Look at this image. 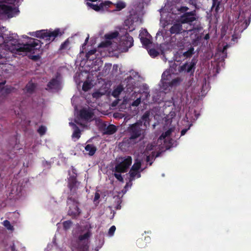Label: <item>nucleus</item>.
Segmentation results:
<instances>
[{
    "label": "nucleus",
    "mask_w": 251,
    "mask_h": 251,
    "mask_svg": "<svg viewBox=\"0 0 251 251\" xmlns=\"http://www.w3.org/2000/svg\"><path fill=\"white\" fill-rule=\"evenodd\" d=\"M19 12L18 9L15 7L5 4L0 5V14H4L8 18H12Z\"/></svg>",
    "instance_id": "1a4fd4ad"
},
{
    "label": "nucleus",
    "mask_w": 251,
    "mask_h": 251,
    "mask_svg": "<svg viewBox=\"0 0 251 251\" xmlns=\"http://www.w3.org/2000/svg\"><path fill=\"white\" fill-rule=\"evenodd\" d=\"M36 88V85L32 81L29 82L24 89V93L29 95L35 92Z\"/></svg>",
    "instance_id": "4468645a"
},
{
    "label": "nucleus",
    "mask_w": 251,
    "mask_h": 251,
    "mask_svg": "<svg viewBox=\"0 0 251 251\" xmlns=\"http://www.w3.org/2000/svg\"><path fill=\"white\" fill-rule=\"evenodd\" d=\"M141 41L143 45L145 46L147 48L149 47L151 44V41L146 38L141 37Z\"/></svg>",
    "instance_id": "cd10ccee"
},
{
    "label": "nucleus",
    "mask_w": 251,
    "mask_h": 251,
    "mask_svg": "<svg viewBox=\"0 0 251 251\" xmlns=\"http://www.w3.org/2000/svg\"><path fill=\"white\" fill-rule=\"evenodd\" d=\"M81 117L85 120H90L93 115L92 111L90 109H83L80 113Z\"/></svg>",
    "instance_id": "dca6fc26"
},
{
    "label": "nucleus",
    "mask_w": 251,
    "mask_h": 251,
    "mask_svg": "<svg viewBox=\"0 0 251 251\" xmlns=\"http://www.w3.org/2000/svg\"><path fill=\"white\" fill-rule=\"evenodd\" d=\"M67 203L69 207L68 214L73 217L79 215L80 211L78 207V202L75 200V198L73 196L69 197Z\"/></svg>",
    "instance_id": "6e6552de"
},
{
    "label": "nucleus",
    "mask_w": 251,
    "mask_h": 251,
    "mask_svg": "<svg viewBox=\"0 0 251 251\" xmlns=\"http://www.w3.org/2000/svg\"><path fill=\"white\" fill-rule=\"evenodd\" d=\"M128 131L130 134L128 141L129 143L135 144L143 140L146 135V130L142 128V122H138L130 125Z\"/></svg>",
    "instance_id": "f03ea898"
},
{
    "label": "nucleus",
    "mask_w": 251,
    "mask_h": 251,
    "mask_svg": "<svg viewBox=\"0 0 251 251\" xmlns=\"http://www.w3.org/2000/svg\"><path fill=\"white\" fill-rule=\"evenodd\" d=\"M63 225L64 229L65 230H67L71 227L72 225V223L70 221H66L63 222Z\"/></svg>",
    "instance_id": "c756f323"
},
{
    "label": "nucleus",
    "mask_w": 251,
    "mask_h": 251,
    "mask_svg": "<svg viewBox=\"0 0 251 251\" xmlns=\"http://www.w3.org/2000/svg\"><path fill=\"white\" fill-rule=\"evenodd\" d=\"M91 87H92L91 83L90 82L86 81L83 84L82 89L84 91H87L89 90L91 88Z\"/></svg>",
    "instance_id": "c85d7f7f"
},
{
    "label": "nucleus",
    "mask_w": 251,
    "mask_h": 251,
    "mask_svg": "<svg viewBox=\"0 0 251 251\" xmlns=\"http://www.w3.org/2000/svg\"><path fill=\"white\" fill-rule=\"evenodd\" d=\"M226 48H227V46H225V47H224V50H225L226 49Z\"/></svg>",
    "instance_id": "603ef678"
},
{
    "label": "nucleus",
    "mask_w": 251,
    "mask_h": 251,
    "mask_svg": "<svg viewBox=\"0 0 251 251\" xmlns=\"http://www.w3.org/2000/svg\"><path fill=\"white\" fill-rule=\"evenodd\" d=\"M61 33L59 29H55L51 31L50 30H42L37 31L35 32L34 36L36 37L45 39L47 41H53L54 38L58 35H61Z\"/></svg>",
    "instance_id": "39448f33"
},
{
    "label": "nucleus",
    "mask_w": 251,
    "mask_h": 251,
    "mask_svg": "<svg viewBox=\"0 0 251 251\" xmlns=\"http://www.w3.org/2000/svg\"><path fill=\"white\" fill-rule=\"evenodd\" d=\"M196 20L193 12L186 13L181 16L180 21L181 24L188 23L190 25L191 23Z\"/></svg>",
    "instance_id": "9b49d317"
},
{
    "label": "nucleus",
    "mask_w": 251,
    "mask_h": 251,
    "mask_svg": "<svg viewBox=\"0 0 251 251\" xmlns=\"http://www.w3.org/2000/svg\"><path fill=\"white\" fill-rule=\"evenodd\" d=\"M116 131V127L115 126L111 125L108 126L104 130V133L106 134H112Z\"/></svg>",
    "instance_id": "f3484780"
},
{
    "label": "nucleus",
    "mask_w": 251,
    "mask_h": 251,
    "mask_svg": "<svg viewBox=\"0 0 251 251\" xmlns=\"http://www.w3.org/2000/svg\"><path fill=\"white\" fill-rule=\"evenodd\" d=\"M147 161L149 162L150 161V156H147Z\"/></svg>",
    "instance_id": "49530a36"
},
{
    "label": "nucleus",
    "mask_w": 251,
    "mask_h": 251,
    "mask_svg": "<svg viewBox=\"0 0 251 251\" xmlns=\"http://www.w3.org/2000/svg\"><path fill=\"white\" fill-rule=\"evenodd\" d=\"M151 164H152V162H151V163H150V165H151Z\"/></svg>",
    "instance_id": "5fc2aeb1"
},
{
    "label": "nucleus",
    "mask_w": 251,
    "mask_h": 251,
    "mask_svg": "<svg viewBox=\"0 0 251 251\" xmlns=\"http://www.w3.org/2000/svg\"><path fill=\"white\" fill-rule=\"evenodd\" d=\"M123 87L122 86H118L114 90L113 92H112V96H113L115 98H117L123 91Z\"/></svg>",
    "instance_id": "412c9836"
},
{
    "label": "nucleus",
    "mask_w": 251,
    "mask_h": 251,
    "mask_svg": "<svg viewBox=\"0 0 251 251\" xmlns=\"http://www.w3.org/2000/svg\"><path fill=\"white\" fill-rule=\"evenodd\" d=\"M126 6V5L125 3L122 2H119L116 4V7L119 10H121L122 9L124 8Z\"/></svg>",
    "instance_id": "473e14b6"
},
{
    "label": "nucleus",
    "mask_w": 251,
    "mask_h": 251,
    "mask_svg": "<svg viewBox=\"0 0 251 251\" xmlns=\"http://www.w3.org/2000/svg\"><path fill=\"white\" fill-rule=\"evenodd\" d=\"M195 65V61H192L189 63H185L180 66L178 71L180 72L186 71L187 73L192 74L194 70V66Z\"/></svg>",
    "instance_id": "f8f14e48"
},
{
    "label": "nucleus",
    "mask_w": 251,
    "mask_h": 251,
    "mask_svg": "<svg viewBox=\"0 0 251 251\" xmlns=\"http://www.w3.org/2000/svg\"><path fill=\"white\" fill-rule=\"evenodd\" d=\"M171 78V75L169 71H165L162 75V89L164 90L170 89V87H176L178 85L182 80L179 77H176L169 81Z\"/></svg>",
    "instance_id": "20e7f679"
},
{
    "label": "nucleus",
    "mask_w": 251,
    "mask_h": 251,
    "mask_svg": "<svg viewBox=\"0 0 251 251\" xmlns=\"http://www.w3.org/2000/svg\"><path fill=\"white\" fill-rule=\"evenodd\" d=\"M182 31H185V30H183L181 23H176L174 24L170 29V32L172 34H179Z\"/></svg>",
    "instance_id": "2eb2a0df"
},
{
    "label": "nucleus",
    "mask_w": 251,
    "mask_h": 251,
    "mask_svg": "<svg viewBox=\"0 0 251 251\" xmlns=\"http://www.w3.org/2000/svg\"><path fill=\"white\" fill-rule=\"evenodd\" d=\"M205 39H207V38H208V35H206L205 36Z\"/></svg>",
    "instance_id": "3c124183"
},
{
    "label": "nucleus",
    "mask_w": 251,
    "mask_h": 251,
    "mask_svg": "<svg viewBox=\"0 0 251 251\" xmlns=\"http://www.w3.org/2000/svg\"><path fill=\"white\" fill-rule=\"evenodd\" d=\"M91 235L89 232L79 236L76 244L74 245L75 251H87L88 239Z\"/></svg>",
    "instance_id": "423d86ee"
},
{
    "label": "nucleus",
    "mask_w": 251,
    "mask_h": 251,
    "mask_svg": "<svg viewBox=\"0 0 251 251\" xmlns=\"http://www.w3.org/2000/svg\"><path fill=\"white\" fill-rule=\"evenodd\" d=\"M131 157L128 156L124 158L122 161L116 166V173L114 174V176L118 180L123 182V178L120 174L126 172L129 167L131 165Z\"/></svg>",
    "instance_id": "7ed1b4c3"
},
{
    "label": "nucleus",
    "mask_w": 251,
    "mask_h": 251,
    "mask_svg": "<svg viewBox=\"0 0 251 251\" xmlns=\"http://www.w3.org/2000/svg\"><path fill=\"white\" fill-rule=\"evenodd\" d=\"M149 53L151 56L152 57H155L157 56L158 54H159L158 51H157L155 50L152 49H150L149 50Z\"/></svg>",
    "instance_id": "2f4dec72"
},
{
    "label": "nucleus",
    "mask_w": 251,
    "mask_h": 251,
    "mask_svg": "<svg viewBox=\"0 0 251 251\" xmlns=\"http://www.w3.org/2000/svg\"><path fill=\"white\" fill-rule=\"evenodd\" d=\"M47 130V128L43 126H41L38 129V132L41 135H44Z\"/></svg>",
    "instance_id": "7c9ffc66"
},
{
    "label": "nucleus",
    "mask_w": 251,
    "mask_h": 251,
    "mask_svg": "<svg viewBox=\"0 0 251 251\" xmlns=\"http://www.w3.org/2000/svg\"><path fill=\"white\" fill-rule=\"evenodd\" d=\"M106 44H107V45L106 46H108V45H110L108 41L106 42Z\"/></svg>",
    "instance_id": "8fccbe9b"
},
{
    "label": "nucleus",
    "mask_w": 251,
    "mask_h": 251,
    "mask_svg": "<svg viewBox=\"0 0 251 251\" xmlns=\"http://www.w3.org/2000/svg\"><path fill=\"white\" fill-rule=\"evenodd\" d=\"M6 81H4L2 82L1 83H0V93H1L2 95V92H3V90H2V88H4V85L5 84Z\"/></svg>",
    "instance_id": "4c0bfd02"
},
{
    "label": "nucleus",
    "mask_w": 251,
    "mask_h": 251,
    "mask_svg": "<svg viewBox=\"0 0 251 251\" xmlns=\"http://www.w3.org/2000/svg\"><path fill=\"white\" fill-rule=\"evenodd\" d=\"M154 147H155L154 145H153L152 144H148L147 146L146 150L147 151H151V150H153Z\"/></svg>",
    "instance_id": "c9c22d12"
},
{
    "label": "nucleus",
    "mask_w": 251,
    "mask_h": 251,
    "mask_svg": "<svg viewBox=\"0 0 251 251\" xmlns=\"http://www.w3.org/2000/svg\"><path fill=\"white\" fill-rule=\"evenodd\" d=\"M61 88V81L59 77H56L55 78L52 79L48 84L47 90L52 91H57Z\"/></svg>",
    "instance_id": "9d476101"
},
{
    "label": "nucleus",
    "mask_w": 251,
    "mask_h": 251,
    "mask_svg": "<svg viewBox=\"0 0 251 251\" xmlns=\"http://www.w3.org/2000/svg\"><path fill=\"white\" fill-rule=\"evenodd\" d=\"M100 198V195L98 193H96L95 195V197L94 199V201H97Z\"/></svg>",
    "instance_id": "ea45409f"
},
{
    "label": "nucleus",
    "mask_w": 251,
    "mask_h": 251,
    "mask_svg": "<svg viewBox=\"0 0 251 251\" xmlns=\"http://www.w3.org/2000/svg\"><path fill=\"white\" fill-rule=\"evenodd\" d=\"M144 94H145L146 96L147 97L149 94L147 92H145L144 93Z\"/></svg>",
    "instance_id": "de8ad7c7"
},
{
    "label": "nucleus",
    "mask_w": 251,
    "mask_h": 251,
    "mask_svg": "<svg viewBox=\"0 0 251 251\" xmlns=\"http://www.w3.org/2000/svg\"><path fill=\"white\" fill-rule=\"evenodd\" d=\"M85 150L88 152L90 155H93L96 151V148L93 145H87L85 148Z\"/></svg>",
    "instance_id": "6ab92c4d"
},
{
    "label": "nucleus",
    "mask_w": 251,
    "mask_h": 251,
    "mask_svg": "<svg viewBox=\"0 0 251 251\" xmlns=\"http://www.w3.org/2000/svg\"><path fill=\"white\" fill-rule=\"evenodd\" d=\"M118 35V32H112V33H109V34H107L106 35H105V37L107 39H114L116 37H117Z\"/></svg>",
    "instance_id": "393cba45"
},
{
    "label": "nucleus",
    "mask_w": 251,
    "mask_h": 251,
    "mask_svg": "<svg viewBox=\"0 0 251 251\" xmlns=\"http://www.w3.org/2000/svg\"><path fill=\"white\" fill-rule=\"evenodd\" d=\"M212 8H215V10L218 12L219 10V6L221 4V0H212Z\"/></svg>",
    "instance_id": "4be33fe9"
},
{
    "label": "nucleus",
    "mask_w": 251,
    "mask_h": 251,
    "mask_svg": "<svg viewBox=\"0 0 251 251\" xmlns=\"http://www.w3.org/2000/svg\"><path fill=\"white\" fill-rule=\"evenodd\" d=\"M141 34H143L144 35H145L146 34H148L147 31L145 29L142 31V32L140 33V35H141Z\"/></svg>",
    "instance_id": "c03bdc74"
},
{
    "label": "nucleus",
    "mask_w": 251,
    "mask_h": 251,
    "mask_svg": "<svg viewBox=\"0 0 251 251\" xmlns=\"http://www.w3.org/2000/svg\"><path fill=\"white\" fill-rule=\"evenodd\" d=\"M4 41L2 47L5 50H9L14 53L23 54L27 52L34 53V50L41 47V41L38 39H32L26 44H18L16 39L11 36H2Z\"/></svg>",
    "instance_id": "f257e3e1"
},
{
    "label": "nucleus",
    "mask_w": 251,
    "mask_h": 251,
    "mask_svg": "<svg viewBox=\"0 0 251 251\" xmlns=\"http://www.w3.org/2000/svg\"><path fill=\"white\" fill-rule=\"evenodd\" d=\"M88 39H89V38H88V37H87V38L86 39V40H85V43H86V42L88 41Z\"/></svg>",
    "instance_id": "09e8293b"
},
{
    "label": "nucleus",
    "mask_w": 251,
    "mask_h": 251,
    "mask_svg": "<svg viewBox=\"0 0 251 251\" xmlns=\"http://www.w3.org/2000/svg\"><path fill=\"white\" fill-rule=\"evenodd\" d=\"M74 127V131L72 135L73 138L78 139L80 137V131L79 129L74 124L70 123Z\"/></svg>",
    "instance_id": "a211bd4d"
},
{
    "label": "nucleus",
    "mask_w": 251,
    "mask_h": 251,
    "mask_svg": "<svg viewBox=\"0 0 251 251\" xmlns=\"http://www.w3.org/2000/svg\"><path fill=\"white\" fill-rule=\"evenodd\" d=\"M3 225L9 230L13 231L14 227L11 225L9 221L8 220H5L3 222Z\"/></svg>",
    "instance_id": "b1692460"
},
{
    "label": "nucleus",
    "mask_w": 251,
    "mask_h": 251,
    "mask_svg": "<svg viewBox=\"0 0 251 251\" xmlns=\"http://www.w3.org/2000/svg\"><path fill=\"white\" fill-rule=\"evenodd\" d=\"M111 4L110 1H105L104 2L101 3L99 5H95L90 3H87V4L96 11L103 10L108 8Z\"/></svg>",
    "instance_id": "ddd939ff"
},
{
    "label": "nucleus",
    "mask_w": 251,
    "mask_h": 251,
    "mask_svg": "<svg viewBox=\"0 0 251 251\" xmlns=\"http://www.w3.org/2000/svg\"><path fill=\"white\" fill-rule=\"evenodd\" d=\"M141 102V98H137L135 101H134L131 105L133 106H137Z\"/></svg>",
    "instance_id": "72a5a7b5"
},
{
    "label": "nucleus",
    "mask_w": 251,
    "mask_h": 251,
    "mask_svg": "<svg viewBox=\"0 0 251 251\" xmlns=\"http://www.w3.org/2000/svg\"><path fill=\"white\" fill-rule=\"evenodd\" d=\"M192 29H190L188 31H191Z\"/></svg>",
    "instance_id": "6e6d98bb"
},
{
    "label": "nucleus",
    "mask_w": 251,
    "mask_h": 251,
    "mask_svg": "<svg viewBox=\"0 0 251 251\" xmlns=\"http://www.w3.org/2000/svg\"><path fill=\"white\" fill-rule=\"evenodd\" d=\"M102 95L100 92H97L93 94V96L94 98H98L100 97Z\"/></svg>",
    "instance_id": "58836bf2"
},
{
    "label": "nucleus",
    "mask_w": 251,
    "mask_h": 251,
    "mask_svg": "<svg viewBox=\"0 0 251 251\" xmlns=\"http://www.w3.org/2000/svg\"><path fill=\"white\" fill-rule=\"evenodd\" d=\"M150 116V112H146L142 117V119L143 122H144V125L146 126L147 123L149 124V117Z\"/></svg>",
    "instance_id": "bb28decb"
},
{
    "label": "nucleus",
    "mask_w": 251,
    "mask_h": 251,
    "mask_svg": "<svg viewBox=\"0 0 251 251\" xmlns=\"http://www.w3.org/2000/svg\"><path fill=\"white\" fill-rule=\"evenodd\" d=\"M116 230V227L114 226H112L109 229L108 234L110 236H112Z\"/></svg>",
    "instance_id": "f704fd0d"
},
{
    "label": "nucleus",
    "mask_w": 251,
    "mask_h": 251,
    "mask_svg": "<svg viewBox=\"0 0 251 251\" xmlns=\"http://www.w3.org/2000/svg\"><path fill=\"white\" fill-rule=\"evenodd\" d=\"M69 43L68 42H65L63 44H62L61 46V49H64L66 46H68Z\"/></svg>",
    "instance_id": "79ce46f5"
},
{
    "label": "nucleus",
    "mask_w": 251,
    "mask_h": 251,
    "mask_svg": "<svg viewBox=\"0 0 251 251\" xmlns=\"http://www.w3.org/2000/svg\"><path fill=\"white\" fill-rule=\"evenodd\" d=\"M173 131V128H170L168 130H167L164 133H163L162 135L159 137V139L161 140L162 139H165L166 137H168L170 135V134L172 133V132Z\"/></svg>",
    "instance_id": "5701e85b"
},
{
    "label": "nucleus",
    "mask_w": 251,
    "mask_h": 251,
    "mask_svg": "<svg viewBox=\"0 0 251 251\" xmlns=\"http://www.w3.org/2000/svg\"><path fill=\"white\" fill-rule=\"evenodd\" d=\"M187 129H183L181 132V135L182 136V135H184L186 132H187Z\"/></svg>",
    "instance_id": "37998d69"
},
{
    "label": "nucleus",
    "mask_w": 251,
    "mask_h": 251,
    "mask_svg": "<svg viewBox=\"0 0 251 251\" xmlns=\"http://www.w3.org/2000/svg\"><path fill=\"white\" fill-rule=\"evenodd\" d=\"M194 49H191L190 50L188 51H186L185 52L183 53V55L185 56H188L190 55H191L192 53H193V51Z\"/></svg>",
    "instance_id": "e433bc0d"
},
{
    "label": "nucleus",
    "mask_w": 251,
    "mask_h": 251,
    "mask_svg": "<svg viewBox=\"0 0 251 251\" xmlns=\"http://www.w3.org/2000/svg\"><path fill=\"white\" fill-rule=\"evenodd\" d=\"M95 51L94 50H91L89 52V54H92L95 53Z\"/></svg>",
    "instance_id": "a18cd8bd"
},
{
    "label": "nucleus",
    "mask_w": 251,
    "mask_h": 251,
    "mask_svg": "<svg viewBox=\"0 0 251 251\" xmlns=\"http://www.w3.org/2000/svg\"><path fill=\"white\" fill-rule=\"evenodd\" d=\"M125 38L126 41L124 43L125 46L127 48L131 47L133 44V38L130 36H126Z\"/></svg>",
    "instance_id": "aec40b11"
},
{
    "label": "nucleus",
    "mask_w": 251,
    "mask_h": 251,
    "mask_svg": "<svg viewBox=\"0 0 251 251\" xmlns=\"http://www.w3.org/2000/svg\"><path fill=\"white\" fill-rule=\"evenodd\" d=\"M13 88H12L11 86H4V88H2V90H3V92H2V95H5L9 94L13 91Z\"/></svg>",
    "instance_id": "a878e982"
},
{
    "label": "nucleus",
    "mask_w": 251,
    "mask_h": 251,
    "mask_svg": "<svg viewBox=\"0 0 251 251\" xmlns=\"http://www.w3.org/2000/svg\"><path fill=\"white\" fill-rule=\"evenodd\" d=\"M142 171L143 169H141V161L138 158L136 159L129 172L130 180H132L135 178H139L141 176L140 173Z\"/></svg>",
    "instance_id": "0eeeda50"
},
{
    "label": "nucleus",
    "mask_w": 251,
    "mask_h": 251,
    "mask_svg": "<svg viewBox=\"0 0 251 251\" xmlns=\"http://www.w3.org/2000/svg\"><path fill=\"white\" fill-rule=\"evenodd\" d=\"M69 187L70 188V190H71V192L72 193H75V192L76 190L75 187H74V186H71V185H69Z\"/></svg>",
    "instance_id": "a19ab883"
},
{
    "label": "nucleus",
    "mask_w": 251,
    "mask_h": 251,
    "mask_svg": "<svg viewBox=\"0 0 251 251\" xmlns=\"http://www.w3.org/2000/svg\"><path fill=\"white\" fill-rule=\"evenodd\" d=\"M188 9V8L187 7H185V10H187Z\"/></svg>",
    "instance_id": "864d4df0"
}]
</instances>
